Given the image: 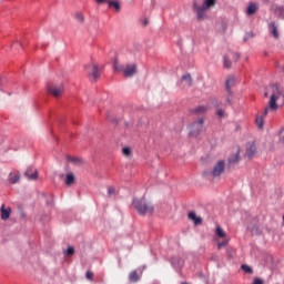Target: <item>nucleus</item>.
Here are the masks:
<instances>
[{
	"label": "nucleus",
	"instance_id": "4468645a",
	"mask_svg": "<svg viewBox=\"0 0 284 284\" xmlns=\"http://www.w3.org/2000/svg\"><path fill=\"white\" fill-rule=\"evenodd\" d=\"M268 29L271 31V34H273L274 39H278V27L276 26V22H271L268 24Z\"/></svg>",
	"mask_w": 284,
	"mask_h": 284
},
{
	"label": "nucleus",
	"instance_id": "e433bc0d",
	"mask_svg": "<svg viewBox=\"0 0 284 284\" xmlns=\"http://www.w3.org/2000/svg\"><path fill=\"white\" fill-rule=\"evenodd\" d=\"M94 1H95V3L101 4V3H106V1L109 2L110 0H94Z\"/></svg>",
	"mask_w": 284,
	"mask_h": 284
},
{
	"label": "nucleus",
	"instance_id": "2f4dec72",
	"mask_svg": "<svg viewBox=\"0 0 284 284\" xmlns=\"http://www.w3.org/2000/svg\"><path fill=\"white\" fill-rule=\"evenodd\" d=\"M242 270H243V272H245L246 274H252V267H250V266H247V265H245V264L242 265Z\"/></svg>",
	"mask_w": 284,
	"mask_h": 284
},
{
	"label": "nucleus",
	"instance_id": "0eeeda50",
	"mask_svg": "<svg viewBox=\"0 0 284 284\" xmlns=\"http://www.w3.org/2000/svg\"><path fill=\"white\" fill-rule=\"evenodd\" d=\"M63 91H64V89H63L62 84L48 87L49 94H52V97H54L55 99H59V97H61V94H63Z\"/></svg>",
	"mask_w": 284,
	"mask_h": 284
},
{
	"label": "nucleus",
	"instance_id": "58836bf2",
	"mask_svg": "<svg viewBox=\"0 0 284 284\" xmlns=\"http://www.w3.org/2000/svg\"><path fill=\"white\" fill-rule=\"evenodd\" d=\"M115 70H119V68H118V67H115Z\"/></svg>",
	"mask_w": 284,
	"mask_h": 284
},
{
	"label": "nucleus",
	"instance_id": "2eb2a0df",
	"mask_svg": "<svg viewBox=\"0 0 284 284\" xmlns=\"http://www.w3.org/2000/svg\"><path fill=\"white\" fill-rule=\"evenodd\" d=\"M109 8H113L115 12H121V2L118 0H111L108 2Z\"/></svg>",
	"mask_w": 284,
	"mask_h": 284
},
{
	"label": "nucleus",
	"instance_id": "f704fd0d",
	"mask_svg": "<svg viewBox=\"0 0 284 284\" xmlns=\"http://www.w3.org/2000/svg\"><path fill=\"white\" fill-rule=\"evenodd\" d=\"M217 116H219L220 119H223V116H225V111H223V109H219V110H217Z\"/></svg>",
	"mask_w": 284,
	"mask_h": 284
},
{
	"label": "nucleus",
	"instance_id": "5701e85b",
	"mask_svg": "<svg viewBox=\"0 0 284 284\" xmlns=\"http://www.w3.org/2000/svg\"><path fill=\"white\" fill-rule=\"evenodd\" d=\"M129 280L131 281V283H136L139 281V273H136V271L131 272L129 275Z\"/></svg>",
	"mask_w": 284,
	"mask_h": 284
},
{
	"label": "nucleus",
	"instance_id": "423d86ee",
	"mask_svg": "<svg viewBox=\"0 0 284 284\" xmlns=\"http://www.w3.org/2000/svg\"><path fill=\"white\" fill-rule=\"evenodd\" d=\"M225 172V161L220 160L217 161L212 169L211 175L214 179H219V176H221V174H224Z\"/></svg>",
	"mask_w": 284,
	"mask_h": 284
},
{
	"label": "nucleus",
	"instance_id": "cd10ccee",
	"mask_svg": "<svg viewBox=\"0 0 284 284\" xmlns=\"http://www.w3.org/2000/svg\"><path fill=\"white\" fill-rule=\"evenodd\" d=\"M74 17H75L77 21H79V23H83V21H85V17H83V13H81V12H77L74 14Z\"/></svg>",
	"mask_w": 284,
	"mask_h": 284
},
{
	"label": "nucleus",
	"instance_id": "a211bd4d",
	"mask_svg": "<svg viewBox=\"0 0 284 284\" xmlns=\"http://www.w3.org/2000/svg\"><path fill=\"white\" fill-rule=\"evenodd\" d=\"M216 6V0H203L202 7H204L206 10H211V8H214Z\"/></svg>",
	"mask_w": 284,
	"mask_h": 284
},
{
	"label": "nucleus",
	"instance_id": "393cba45",
	"mask_svg": "<svg viewBox=\"0 0 284 284\" xmlns=\"http://www.w3.org/2000/svg\"><path fill=\"white\" fill-rule=\"evenodd\" d=\"M123 156H126V159H130L132 156V149L129 146H125L122 149Z\"/></svg>",
	"mask_w": 284,
	"mask_h": 284
},
{
	"label": "nucleus",
	"instance_id": "7ed1b4c3",
	"mask_svg": "<svg viewBox=\"0 0 284 284\" xmlns=\"http://www.w3.org/2000/svg\"><path fill=\"white\" fill-rule=\"evenodd\" d=\"M85 72L91 81H97L101 77V68L94 62L85 65Z\"/></svg>",
	"mask_w": 284,
	"mask_h": 284
},
{
	"label": "nucleus",
	"instance_id": "ddd939ff",
	"mask_svg": "<svg viewBox=\"0 0 284 284\" xmlns=\"http://www.w3.org/2000/svg\"><path fill=\"white\" fill-rule=\"evenodd\" d=\"M189 220L193 221L194 225H201L203 223V219L196 215V212L192 211L189 213Z\"/></svg>",
	"mask_w": 284,
	"mask_h": 284
},
{
	"label": "nucleus",
	"instance_id": "6ab92c4d",
	"mask_svg": "<svg viewBox=\"0 0 284 284\" xmlns=\"http://www.w3.org/2000/svg\"><path fill=\"white\" fill-rule=\"evenodd\" d=\"M193 130H196V132L203 130V118L193 123Z\"/></svg>",
	"mask_w": 284,
	"mask_h": 284
},
{
	"label": "nucleus",
	"instance_id": "473e14b6",
	"mask_svg": "<svg viewBox=\"0 0 284 284\" xmlns=\"http://www.w3.org/2000/svg\"><path fill=\"white\" fill-rule=\"evenodd\" d=\"M114 194H116V189L110 186V187L108 189V195H109V196H114Z\"/></svg>",
	"mask_w": 284,
	"mask_h": 284
},
{
	"label": "nucleus",
	"instance_id": "9b49d317",
	"mask_svg": "<svg viewBox=\"0 0 284 284\" xmlns=\"http://www.w3.org/2000/svg\"><path fill=\"white\" fill-rule=\"evenodd\" d=\"M12 214V209L6 207V204H2L0 207V216L2 221H8Z\"/></svg>",
	"mask_w": 284,
	"mask_h": 284
},
{
	"label": "nucleus",
	"instance_id": "9d476101",
	"mask_svg": "<svg viewBox=\"0 0 284 284\" xmlns=\"http://www.w3.org/2000/svg\"><path fill=\"white\" fill-rule=\"evenodd\" d=\"M24 176H27L29 181H37V179H39V172L34 168L30 166L27 169Z\"/></svg>",
	"mask_w": 284,
	"mask_h": 284
},
{
	"label": "nucleus",
	"instance_id": "39448f33",
	"mask_svg": "<svg viewBox=\"0 0 284 284\" xmlns=\"http://www.w3.org/2000/svg\"><path fill=\"white\" fill-rule=\"evenodd\" d=\"M207 10L196 2L193 3V12H195L197 21H205L207 19Z\"/></svg>",
	"mask_w": 284,
	"mask_h": 284
},
{
	"label": "nucleus",
	"instance_id": "a878e982",
	"mask_svg": "<svg viewBox=\"0 0 284 284\" xmlns=\"http://www.w3.org/2000/svg\"><path fill=\"white\" fill-rule=\"evenodd\" d=\"M171 263H172L173 267H176V268L183 267V261H181V260L173 258V260L171 261Z\"/></svg>",
	"mask_w": 284,
	"mask_h": 284
},
{
	"label": "nucleus",
	"instance_id": "4c0bfd02",
	"mask_svg": "<svg viewBox=\"0 0 284 284\" xmlns=\"http://www.w3.org/2000/svg\"><path fill=\"white\" fill-rule=\"evenodd\" d=\"M148 23H150V21H148V20H144V26H148Z\"/></svg>",
	"mask_w": 284,
	"mask_h": 284
},
{
	"label": "nucleus",
	"instance_id": "aec40b11",
	"mask_svg": "<svg viewBox=\"0 0 284 284\" xmlns=\"http://www.w3.org/2000/svg\"><path fill=\"white\" fill-rule=\"evenodd\" d=\"M239 161H241V154L239 153V151L236 152V154L232 155L229 159V163H231V165H234L235 163H239Z\"/></svg>",
	"mask_w": 284,
	"mask_h": 284
},
{
	"label": "nucleus",
	"instance_id": "c9c22d12",
	"mask_svg": "<svg viewBox=\"0 0 284 284\" xmlns=\"http://www.w3.org/2000/svg\"><path fill=\"white\" fill-rule=\"evenodd\" d=\"M195 111L196 112H207V106H199Z\"/></svg>",
	"mask_w": 284,
	"mask_h": 284
},
{
	"label": "nucleus",
	"instance_id": "f257e3e1",
	"mask_svg": "<svg viewBox=\"0 0 284 284\" xmlns=\"http://www.w3.org/2000/svg\"><path fill=\"white\" fill-rule=\"evenodd\" d=\"M264 97H268V106L265 108L263 115H257L255 123L260 130H263L264 116H267V112H276L278 108L284 104V94L281 88L276 84H271L266 88Z\"/></svg>",
	"mask_w": 284,
	"mask_h": 284
},
{
	"label": "nucleus",
	"instance_id": "1a4fd4ad",
	"mask_svg": "<svg viewBox=\"0 0 284 284\" xmlns=\"http://www.w3.org/2000/svg\"><path fill=\"white\" fill-rule=\"evenodd\" d=\"M8 181L11 185H16L21 181V173L19 171H11L8 175Z\"/></svg>",
	"mask_w": 284,
	"mask_h": 284
},
{
	"label": "nucleus",
	"instance_id": "f03ea898",
	"mask_svg": "<svg viewBox=\"0 0 284 284\" xmlns=\"http://www.w3.org/2000/svg\"><path fill=\"white\" fill-rule=\"evenodd\" d=\"M132 205L141 216H145V214H152L154 212V206L145 202L144 199H133Z\"/></svg>",
	"mask_w": 284,
	"mask_h": 284
},
{
	"label": "nucleus",
	"instance_id": "4be33fe9",
	"mask_svg": "<svg viewBox=\"0 0 284 284\" xmlns=\"http://www.w3.org/2000/svg\"><path fill=\"white\" fill-rule=\"evenodd\" d=\"M232 85H234V77H230L225 82L227 92H231Z\"/></svg>",
	"mask_w": 284,
	"mask_h": 284
},
{
	"label": "nucleus",
	"instance_id": "dca6fc26",
	"mask_svg": "<svg viewBox=\"0 0 284 284\" xmlns=\"http://www.w3.org/2000/svg\"><path fill=\"white\" fill-rule=\"evenodd\" d=\"M74 181H75L74 173L72 172L67 173L65 180H64L65 185L68 186L74 185Z\"/></svg>",
	"mask_w": 284,
	"mask_h": 284
},
{
	"label": "nucleus",
	"instance_id": "bb28decb",
	"mask_svg": "<svg viewBox=\"0 0 284 284\" xmlns=\"http://www.w3.org/2000/svg\"><path fill=\"white\" fill-rule=\"evenodd\" d=\"M275 14H277V17H280L281 19H284V7H277L275 9Z\"/></svg>",
	"mask_w": 284,
	"mask_h": 284
},
{
	"label": "nucleus",
	"instance_id": "f3484780",
	"mask_svg": "<svg viewBox=\"0 0 284 284\" xmlns=\"http://www.w3.org/2000/svg\"><path fill=\"white\" fill-rule=\"evenodd\" d=\"M258 10V4L255 2H251L246 9V14H255V12Z\"/></svg>",
	"mask_w": 284,
	"mask_h": 284
},
{
	"label": "nucleus",
	"instance_id": "7c9ffc66",
	"mask_svg": "<svg viewBox=\"0 0 284 284\" xmlns=\"http://www.w3.org/2000/svg\"><path fill=\"white\" fill-rule=\"evenodd\" d=\"M229 57L232 59V61H239V59H241L239 53H229Z\"/></svg>",
	"mask_w": 284,
	"mask_h": 284
},
{
	"label": "nucleus",
	"instance_id": "b1692460",
	"mask_svg": "<svg viewBox=\"0 0 284 284\" xmlns=\"http://www.w3.org/2000/svg\"><path fill=\"white\" fill-rule=\"evenodd\" d=\"M224 68H232V58L229 53L224 57Z\"/></svg>",
	"mask_w": 284,
	"mask_h": 284
},
{
	"label": "nucleus",
	"instance_id": "f8f14e48",
	"mask_svg": "<svg viewBox=\"0 0 284 284\" xmlns=\"http://www.w3.org/2000/svg\"><path fill=\"white\" fill-rule=\"evenodd\" d=\"M256 144L251 143L248 144V146L246 148V156L247 159H254V156H256Z\"/></svg>",
	"mask_w": 284,
	"mask_h": 284
},
{
	"label": "nucleus",
	"instance_id": "c756f323",
	"mask_svg": "<svg viewBox=\"0 0 284 284\" xmlns=\"http://www.w3.org/2000/svg\"><path fill=\"white\" fill-rule=\"evenodd\" d=\"M65 256H72L74 254V247L69 246L64 252Z\"/></svg>",
	"mask_w": 284,
	"mask_h": 284
},
{
	"label": "nucleus",
	"instance_id": "412c9836",
	"mask_svg": "<svg viewBox=\"0 0 284 284\" xmlns=\"http://www.w3.org/2000/svg\"><path fill=\"white\" fill-rule=\"evenodd\" d=\"M182 83H185V85H192V75L185 74L181 79Z\"/></svg>",
	"mask_w": 284,
	"mask_h": 284
},
{
	"label": "nucleus",
	"instance_id": "72a5a7b5",
	"mask_svg": "<svg viewBox=\"0 0 284 284\" xmlns=\"http://www.w3.org/2000/svg\"><path fill=\"white\" fill-rule=\"evenodd\" d=\"M85 277L88 278V281H92L94 278V273L92 271H88Z\"/></svg>",
	"mask_w": 284,
	"mask_h": 284
},
{
	"label": "nucleus",
	"instance_id": "c85d7f7f",
	"mask_svg": "<svg viewBox=\"0 0 284 284\" xmlns=\"http://www.w3.org/2000/svg\"><path fill=\"white\" fill-rule=\"evenodd\" d=\"M67 161H69V163H81V160L79 158H74V156H68Z\"/></svg>",
	"mask_w": 284,
	"mask_h": 284
},
{
	"label": "nucleus",
	"instance_id": "6e6552de",
	"mask_svg": "<svg viewBox=\"0 0 284 284\" xmlns=\"http://www.w3.org/2000/svg\"><path fill=\"white\" fill-rule=\"evenodd\" d=\"M122 72L124 77H134L136 73V64H126L124 68H122Z\"/></svg>",
	"mask_w": 284,
	"mask_h": 284
},
{
	"label": "nucleus",
	"instance_id": "20e7f679",
	"mask_svg": "<svg viewBox=\"0 0 284 284\" xmlns=\"http://www.w3.org/2000/svg\"><path fill=\"white\" fill-rule=\"evenodd\" d=\"M215 235L217 239H222V242L217 243V248L221 250L222 247H225L230 243V239H227V233L221 227V225H216L215 227Z\"/></svg>",
	"mask_w": 284,
	"mask_h": 284
}]
</instances>
